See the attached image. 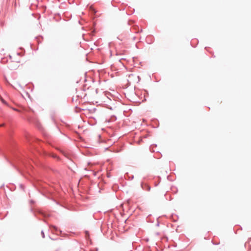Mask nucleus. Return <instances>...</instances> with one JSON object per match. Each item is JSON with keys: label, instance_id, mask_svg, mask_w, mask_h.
<instances>
[{"label": "nucleus", "instance_id": "1", "mask_svg": "<svg viewBox=\"0 0 251 251\" xmlns=\"http://www.w3.org/2000/svg\"><path fill=\"white\" fill-rule=\"evenodd\" d=\"M21 64V61L20 60L17 61H12V63L10 65V68L11 69L15 70L19 67Z\"/></svg>", "mask_w": 251, "mask_h": 251}, {"label": "nucleus", "instance_id": "2", "mask_svg": "<svg viewBox=\"0 0 251 251\" xmlns=\"http://www.w3.org/2000/svg\"><path fill=\"white\" fill-rule=\"evenodd\" d=\"M4 126V124L0 125V126Z\"/></svg>", "mask_w": 251, "mask_h": 251}]
</instances>
